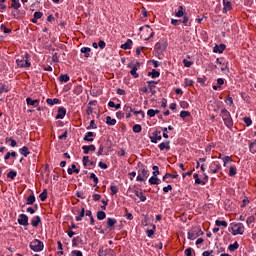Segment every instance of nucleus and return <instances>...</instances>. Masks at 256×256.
Masks as SVG:
<instances>
[{
    "mask_svg": "<svg viewBox=\"0 0 256 256\" xmlns=\"http://www.w3.org/2000/svg\"><path fill=\"white\" fill-rule=\"evenodd\" d=\"M150 185H159V178L157 176H152L149 179Z\"/></svg>",
    "mask_w": 256,
    "mask_h": 256,
    "instance_id": "nucleus-39",
    "label": "nucleus"
},
{
    "mask_svg": "<svg viewBox=\"0 0 256 256\" xmlns=\"http://www.w3.org/2000/svg\"><path fill=\"white\" fill-rule=\"evenodd\" d=\"M134 193H135L136 197H138L140 199V201H142V202L147 201V197L145 196V194H143L142 191L135 190Z\"/></svg>",
    "mask_w": 256,
    "mask_h": 256,
    "instance_id": "nucleus-22",
    "label": "nucleus"
},
{
    "mask_svg": "<svg viewBox=\"0 0 256 256\" xmlns=\"http://www.w3.org/2000/svg\"><path fill=\"white\" fill-rule=\"evenodd\" d=\"M133 115H135L136 117H138V115L141 116V118H139V121H141L142 119L145 118V112L143 110H135V108H133L132 111Z\"/></svg>",
    "mask_w": 256,
    "mask_h": 256,
    "instance_id": "nucleus-26",
    "label": "nucleus"
},
{
    "mask_svg": "<svg viewBox=\"0 0 256 256\" xmlns=\"http://www.w3.org/2000/svg\"><path fill=\"white\" fill-rule=\"evenodd\" d=\"M232 235H243L245 233V225L243 223L231 224Z\"/></svg>",
    "mask_w": 256,
    "mask_h": 256,
    "instance_id": "nucleus-5",
    "label": "nucleus"
},
{
    "mask_svg": "<svg viewBox=\"0 0 256 256\" xmlns=\"http://www.w3.org/2000/svg\"><path fill=\"white\" fill-rule=\"evenodd\" d=\"M19 153L21 155H24V157H27V155H29V148L27 146H24L22 148L19 149Z\"/></svg>",
    "mask_w": 256,
    "mask_h": 256,
    "instance_id": "nucleus-36",
    "label": "nucleus"
},
{
    "mask_svg": "<svg viewBox=\"0 0 256 256\" xmlns=\"http://www.w3.org/2000/svg\"><path fill=\"white\" fill-rule=\"evenodd\" d=\"M98 47H100V49H105V47H107V44L105 43V41L100 40L98 42Z\"/></svg>",
    "mask_w": 256,
    "mask_h": 256,
    "instance_id": "nucleus-62",
    "label": "nucleus"
},
{
    "mask_svg": "<svg viewBox=\"0 0 256 256\" xmlns=\"http://www.w3.org/2000/svg\"><path fill=\"white\" fill-rule=\"evenodd\" d=\"M249 149L251 153H256V144H254L253 142L250 143Z\"/></svg>",
    "mask_w": 256,
    "mask_h": 256,
    "instance_id": "nucleus-61",
    "label": "nucleus"
},
{
    "mask_svg": "<svg viewBox=\"0 0 256 256\" xmlns=\"http://www.w3.org/2000/svg\"><path fill=\"white\" fill-rule=\"evenodd\" d=\"M180 117H181V119H185L186 117H191V112L182 110L180 112Z\"/></svg>",
    "mask_w": 256,
    "mask_h": 256,
    "instance_id": "nucleus-43",
    "label": "nucleus"
},
{
    "mask_svg": "<svg viewBox=\"0 0 256 256\" xmlns=\"http://www.w3.org/2000/svg\"><path fill=\"white\" fill-rule=\"evenodd\" d=\"M229 251H237V249H239V243L238 242H234L233 244H230L228 246Z\"/></svg>",
    "mask_w": 256,
    "mask_h": 256,
    "instance_id": "nucleus-40",
    "label": "nucleus"
},
{
    "mask_svg": "<svg viewBox=\"0 0 256 256\" xmlns=\"http://www.w3.org/2000/svg\"><path fill=\"white\" fill-rule=\"evenodd\" d=\"M116 117H117V119H124V118H125V112H123V111H118V112L116 113Z\"/></svg>",
    "mask_w": 256,
    "mask_h": 256,
    "instance_id": "nucleus-59",
    "label": "nucleus"
},
{
    "mask_svg": "<svg viewBox=\"0 0 256 256\" xmlns=\"http://www.w3.org/2000/svg\"><path fill=\"white\" fill-rule=\"evenodd\" d=\"M26 103H27V105H30V106H32V107H37L38 105H39V100H33V99H31V98H26Z\"/></svg>",
    "mask_w": 256,
    "mask_h": 256,
    "instance_id": "nucleus-27",
    "label": "nucleus"
},
{
    "mask_svg": "<svg viewBox=\"0 0 256 256\" xmlns=\"http://www.w3.org/2000/svg\"><path fill=\"white\" fill-rule=\"evenodd\" d=\"M83 217H85V208H81V211H79V215L75 217L76 221H82Z\"/></svg>",
    "mask_w": 256,
    "mask_h": 256,
    "instance_id": "nucleus-33",
    "label": "nucleus"
},
{
    "mask_svg": "<svg viewBox=\"0 0 256 256\" xmlns=\"http://www.w3.org/2000/svg\"><path fill=\"white\" fill-rule=\"evenodd\" d=\"M30 249L35 253H39L45 249V244H43V242L39 239H34L32 242H30Z\"/></svg>",
    "mask_w": 256,
    "mask_h": 256,
    "instance_id": "nucleus-4",
    "label": "nucleus"
},
{
    "mask_svg": "<svg viewBox=\"0 0 256 256\" xmlns=\"http://www.w3.org/2000/svg\"><path fill=\"white\" fill-rule=\"evenodd\" d=\"M121 49H124L125 51H127V49H131V47H133V40L128 39L124 44H122Z\"/></svg>",
    "mask_w": 256,
    "mask_h": 256,
    "instance_id": "nucleus-20",
    "label": "nucleus"
},
{
    "mask_svg": "<svg viewBox=\"0 0 256 256\" xmlns=\"http://www.w3.org/2000/svg\"><path fill=\"white\" fill-rule=\"evenodd\" d=\"M106 124L113 126V125H117V120L114 118H111V116H107L106 117Z\"/></svg>",
    "mask_w": 256,
    "mask_h": 256,
    "instance_id": "nucleus-32",
    "label": "nucleus"
},
{
    "mask_svg": "<svg viewBox=\"0 0 256 256\" xmlns=\"http://www.w3.org/2000/svg\"><path fill=\"white\" fill-rule=\"evenodd\" d=\"M201 235H203L201 228H193L188 232V239L190 241H195V239H197V237H201Z\"/></svg>",
    "mask_w": 256,
    "mask_h": 256,
    "instance_id": "nucleus-6",
    "label": "nucleus"
},
{
    "mask_svg": "<svg viewBox=\"0 0 256 256\" xmlns=\"http://www.w3.org/2000/svg\"><path fill=\"white\" fill-rule=\"evenodd\" d=\"M69 79H71V78L68 76V74H61L59 76L60 83H67V82H69Z\"/></svg>",
    "mask_w": 256,
    "mask_h": 256,
    "instance_id": "nucleus-31",
    "label": "nucleus"
},
{
    "mask_svg": "<svg viewBox=\"0 0 256 256\" xmlns=\"http://www.w3.org/2000/svg\"><path fill=\"white\" fill-rule=\"evenodd\" d=\"M12 7L13 9H19L21 7V3H19V0H12Z\"/></svg>",
    "mask_w": 256,
    "mask_h": 256,
    "instance_id": "nucleus-55",
    "label": "nucleus"
},
{
    "mask_svg": "<svg viewBox=\"0 0 256 256\" xmlns=\"http://www.w3.org/2000/svg\"><path fill=\"white\" fill-rule=\"evenodd\" d=\"M137 65L139 66V62H137V64L132 66V69L130 71V75H132V77H134V79H139V73H137Z\"/></svg>",
    "mask_w": 256,
    "mask_h": 256,
    "instance_id": "nucleus-15",
    "label": "nucleus"
},
{
    "mask_svg": "<svg viewBox=\"0 0 256 256\" xmlns=\"http://www.w3.org/2000/svg\"><path fill=\"white\" fill-rule=\"evenodd\" d=\"M71 256H83V252H81L79 250H73L71 252Z\"/></svg>",
    "mask_w": 256,
    "mask_h": 256,
    "instance_id": "nucleus-60",
    "label": "nucleus"
},
{
    "mask_svg": "<svg viewBox=\"0 0 256 256\" xmlns=\"http://www.w3.org/2000/svg\"><path fill=\"white\" fill-rule=\"evenodd\" d=\"M96 216L98 221H103L107 217V214L104 211H98Z\"/></svg>",
    "mask_w": 256,
    "mask_h": 256,
    "instance_id": "nucleus-37",
    "label": "nucleus"
},
{
    "mask_svg": "<svg viewBox=\"0 0 256 256\" xmlns=\"http://www.w3.org/2000/svg\"><path fill=\"white\" fill-rule=\"evenodd\" d=\"M185 12L183 11V6L178 7V11L175 13V17H183Z\"/></svg>",
    "mask_w": 256,
    "mask_h": 256,
    "instance_id": "nucleus-42",
    "label": "nucleus"
},
{
    "mask_svg": "<svg viewBox=\"0 0 256 256\" xmlns=\"http://www.w3.org/2000/svg\"><path fill=\"white\" fill-rule=\"evenodd\" d=\"M80 51H81V53H84V57L86 59H89V57H91V54H89V53H91V48H89V47H82Z\"/></svg>",
    "mask_w": 256,
    "mask_h": 256,
    "instance_id": "nucleus-24",
    "label": "nucleus"
},
{
    "mask_svg": "<svg viewBox=\"0 0 256 256\" xmlns=\"http://www.w3.org/2000/svg\"><path fill=\"white\" fill-rule=\"evenodd\" d=\"M138 176L136 177V181H145L149 177V171L143 165V163H138Z\"/></svg>",
    "mask_w": 256,
    "mask_h": 256,
    "instance_id": "nucleus-3",
    "label": "nucleus"
},
{
    "mask_svg": "<svg viewBox=\"0 0 256 256\" xmlns=\"http://www.w3.org/2000/svg\"><path fill=\"white\" fill-rule=\"evenodd\" d=\"M0 93H9V87H7L5 84H1Z\"/></svg>",
    "mask_w": 256,
    "mask_h": 256,
    "instance_id": "nucleus-54",
    "label": "nucleus"
},
{
    "mask_svg": "<svg viewBox=\"0 0 256 256\" xmlns=\"http://www.w3.org/2000/svg\"><path fill=\"white\" fill-rule=\"evenodd\" d=\"M67 115V109L65 107H59L55 119H65Z\"/></svg>",
    "mask_w": 256,
    "mask_h": 256,
    "instance_id": "nucleus-10",
    "label": "nucleus"
},
{
    "mask_svg": "<svg viewBox=\"0 0 256 256\" xmlns=\"http://www.w3.org/2000/svg\"><path fill=\"white\" fill-rule=\"evenodd\" d=\"M34 17L35 19H41V17H43V12H40V11L35 12Z\"/></svg>",
    "mask_w": 256,
    "mask_h": 256,
    "instance_id": "nucleus-64",
    "label": "nucleus"
},
{
    "mask_svg": "<svg viewBox=\"0 0 256 256\" xmlns=\"http://www.w3.org/2000/svg\"><path fill=\"white\" fill-rule=\"evenodd\" d=\"M193 177H194V179H195V184H196V185H205V181H203V180H201V179L199 178V174L195 173V174L193 175Z\"/></svg>",
    "mask_w": 256,
    "mask_h": 256,
    "instance_id": "nucleus-35",
    "label": "nucleus"
},
{
    "mask_svg": "<svg viewBox=\"0 0 256 256\" xmlns=\"http://www.w3.org/2000/svg\"><path fill=\"white\" fill-rule=\"evenodd\" d=\"M150 139L152 143H157V141H161V130H155L150 136Z\"/></svg>",
    "mask_w": 256,
    "mask_h": 256,
    "instance_id": "nucleus-8",
    "label": "nucleus"
},
{
    "mask_svg": "<svg viewBox=\"0 0 256 256\" xmlns=\"http://www.w3.org/2000/svg\"><path fill=\"white\" fill-rule=\"evenodd\" d=\"M220 117H222L225 127L233 129V117H231V112H229L227 108H223L220 111Z\"/></svg>",
    "mask_w": 256,
    "mask_h": 256,
    "instance_id": "nucleus-1",
    "label": "nucleus"
},
{
    "mask_svg": "<svg viewBox=\"0 0 256 256\" xmlns=\"http://www.w3.org/2000/svg\"><path fill=\"white\" fill-rule=\"evenodd\" d=\"M247 226L251 227L252 223H255V216H249L246 220Z\"/></svg>",
    "mask_w": 256,
    "mask_h": 256,
    "instance_id": "nucleus-50",
    "label": "nucleus"
},
{
    "mask_svg": "<svg viewBox=\"0 0 256 256\" xmlns=\"http://www.w3.org/2000/svg\"><path fill=\"white\" fill-rule=\"evenodd\" d=\"M160 76H161V73L156 69H153L151 72H148V77H151L152 79H157Z\"/></svg>",
    "mask_w": 256,
    "mask_h": 256,
    "instance_id": "nucleus-23",
    "label": "nucleus"
},
{
    "mask_svg": "<svg viewBox=\"0 0 256 256\" xmlns=\"http://www.w3.org/2000/svg\"><path fill=\"white\" fill-rule=\"evenodd\" d=\"M158 83L159 82L153 80L147 81L148 89L153 91V89H156Z\"/></svg>",
    "mask_w": 256,
    "mask_h": 256,
    "instance_id": "nucleus-29",
    "label": "nucleus"
},
{
    "mask_svg": "<svg viewBox=\"0 0 256 256\" xmlns=\"http://www.w3.org/2000/svg\"><path fill=\"white\" fill-rule=\"evenodd\" d=\"M82 149H83L84 154L87 155V154H89V153L95 151V145H93V144H92V145H89V146L84 145V146L82 147Z\"/></svg>",
    "mask_w": 256,
    "mask_h": 256,
    "instance_id": "nucleus-18",
    "label": "nucleus"
},
{
    "mask_svg": "<svg viewBox=\"0 0 256 256\" xmlns=\"http://www.w3.org/2000/svg\"><path fill=\"white\" fill-rule=\"evenodd\" d=\"M158 113H159V110L149 109V110L147 111L148 117H155V115H157Z\"/></svg>",
    "mask_w": 256,
    "mask_h": 256,
    "instance_id": "nucleus-46",
    "label": "nucleus"
},
{
    "mask_svg": "<svg viewBox=\"0 0 256 256\" xmlns=\"http://www.w3.org/2000/svg\"><path fill=\"white\" fill-rule=\"evenodd\" d=\"M184 253H185L186 256H192L193 255V248H187Z\"/></svg>",
    "mask_w": 256,
    "mask_h": 256,
    "instance_id": "nucleus-63",
    "label": "nucleus"
},
{
    "mask_svg": "<svg viewBox=\"0 0 256 256\" xmlns=\"http://www.w3.org/2000/svg\"><path fill=\"white\" fill-rule=\"evenodd\" d=\"M227 49V46L225 44H216L213 47V53H223Z\"/></svg>",
    "mask_w": 256,
    "mask_h": 256,
    "instance_id": "nucleus-13",
    "label": "nucleus"
},
{
    "mask_svg": "<svg viewBox=\"0 0 256 256\" xmlns=\"http://www.w3.org/2000/svg\"><path fill=\"white\" fill-rule=\"evenodd\" d=\"M18 223L23 225V227H27L29 225V217L26 214H20Z\"/></svg>",
    "mask_w": 256,
    "mask_h": 256,
    "instance_id": "nucleus-9",
    "label": "nucleus"
},
{
    "mask_svg": "<svg viewBox=\"0 0 256 256\" xmlns=\"http://www.w3.org/2000/svg\"><path fill=\"white\" fill-rule=\"evenodd\" d=\"M116 223H117V219L107 218V222H106L107 229H113V227H115Z\"/></svg>",
    "mask_w": 256,
    "mask_h": 256,
    "instance_id": "nucleus-16",
    "label": "nucleus"
},
{
    "mask_svg": "<svg viewBox=\"0 0 256 256\" xmlns=\"http://www.w3.org/2000/svg\"><path fill=\"white\" fill-rule=\"evenodd\" d=\"M215 225L216 227H224V229H227V221H224V220H216L215 221Z\"/></svg>",
    "mask_w": 256,
    "mask_h": 256,
    "instance_id": "nucleus-30",
    "label": "nucleus"
},
{
    "mask_svg": "<svg viewBox=\"0 0 256 256\" xmlns=\"http://www.w3.org/2000/svg\"><path fill=\"white\" fill-rule=\"evenodd\" d=\"M168 177H171V179H177V177H179V175L166 173V174L163 176V181H166V180L168 179Z\"/></svg>",
    "mask_w": 256,
    "mask_h": 256,
    "instance_id": "nucleus-45",
    "label": "nucleus"
},
{
    "mask_svg": "<svg viewBox=\"0 0 256 256\" xmlns=\"http://www.w3.org/2000/svg\"><path fill=\"white\" fill-rule=\"evenodd\" d=\"M223 5L224 7L222 9V13H227L228 11H231V9H233V4L229 0H223Z\"/></svg>",
    "mask_w": 256,
    "mask_h": 256,
    "instance_id": "nucleus-12",
    "label": "nucleus"
},
{
    "mask_svg": "<svg viewBox=\"0 0 256 256\" xmlns=\"http://www.w3.org/2000/svg\"><path fill=\"white\" fill-rule=\"evenodd\" d=\"M243 121L246 124V127H251V125H253V120H251L249 117H244Z\"/></svg>",
    "mask_w": 256,
    "mask_h": 256,
    "instance_id": "nucleus-48",
    "label": "nucleus"
},
{
    "mask_svg": "<svg viewBox=\"0 0 256 256\" xmlns=\"http://www.w3.org/2000/svg\"><path fill=\"white\" fill-rule=\"evenodd\" d=\"M167 45H169L167 40H160L155 44L154 49L158 53H165V51H167Z\"/></svg>",
    "mask_w": 256,
    "mask_h": 256,
    "instance_id": "nucleus-7",
    "label": "nucleus"
},
{
    "mask_svg": "<svg viewBox=\"0 0 256 256\" xmlns=\"http://www.w3.org/2000/svg\"><path fill=\"white\" fill-rule=\"evenodd\" d=\"M41 223V217L40 216H35L32 221L31 225L32 227H39V224Z\"/></svg>",
    "mask_w": 256,
    "mask_h": 256,
    "instance_id": "nucleus-28",
    "label": "nucleus"
},
{
    "mask_svg": "<svg viewBox=\"0 0 256 256\" xmlns=\"http://www.w3.org/2000/svg\"><path fill=\"white\" fill-rule=\"evenodd\" d=\"M68 175H73L75 173L76 175L79 174V168H77V165L72 164L70 168H68Z\"/></svg>",
    "mask_w": 256,
    "mask_h": 256,
    "instance_id": "nucleus-21",
    "label": "nucleus"
},
{
    "mask_svg": "<svg viewBox=\"0 0 256 256\" xmlns=\"http://www.w3.org/2000/svg\"><path fill=\"white\" fill-rule=\"evenodd\" d=\"M8 179H15L17 177V172L16 171H10L7 174Z\"/></svg>",
    "mask_w": 256,
    "mask_h": 256,
    "instance_id": "nucleus-56",
    "label": "nucleus"
},
{
    "mask_svg": "<svg viewBox=\"0 0 256 256\" xmlns=\"http://www.w3.org/2000/svg\"><path fill=\"white\" fill-rule=\"evenodd\" d=\"M95 133L93 132H87L83 138L84 141H88L89 143H93L94 139L93 137H95Z\"/></svg>",
    "mask_w": 256,
    "mask_h": 256,
    "instance_id": "nucleus-17",
    "label": "nucleus"
},
{
    "mask_svg": "<svg viewBox=\"0 0 256 256\" xmlns=\"http://www.w3.org/2000/svg\"><path fill=\"white\" fill-rule=\"evenodd\" d=\"M46 103H47L48 105H51V106H53V105H59V103H61V100H59L58 98H54V99L47 98V99H46Z\"/></svg>",
    "mask_w": 256,
    "mask_h": 256,
    "instance_id": "nucleus-25",
    "label": "nucleus"
},
{
    "mask_svg": "<svg viewBox=\"0 0 256 256\" xmlns=\"http://www.w3.org/2000/svg\"><path fill=\"white\" fill-rule=\"evenodd\" d=\"M169 141H165L159 144V149L160 151H170L171 150V146L169 145Z\"/></svg>",
    "mask_w": 256,
    "mask_h": 256,
    "instance_id": "nucleus-14",
    "label": "nucleus"
},
{
    "mask_svg": "<svg viewBox=\"0 0 256 256\" xmlns=\"http://www.w3.org/2000/svg\"><path fill=\"white\" fill-rule=\"evenodd\" d=\"M132 131H133L134 133H141V131H142L141 125H140V124H135V125L133 126V128H132Z\"/></svg>",
    "mask_w": 256,
    "mask_h": 256,
    "instance_id": "nucleus-47",
    "label": "nucleus"
},
{
    "mask_svg": "<svg viewBox=\"0 0 256 256\" xmlns=\"http://www.w3.org/2000/svg\"><path fill=\"white\" fill-rule=\"evenodd\" d=\"M9 142H10L11 147H17V141L13 140V138L7 137L6 138V143H9Z\"/></svg>",
    "mask_w": 256,
    "mask_h": 256,
    "instance_id": "nucleus-44",
    "label": "nucleus"
},
{
    "mask_svg": "<svg viewBox=\"0 0 256 256\" xmlns=\"http://www.w3.org/2000/svg\"><path fill=\"white\" fill-rule=\"evenodd\" d=\"M0 30L3 31V33H11V29L7 28L5 24H1Z\"/></svg>",
    "mask_w": 256,
    "mask_h": 256,
    "instance_id": "nucleus-57",
    "label": "nucleus"
},
{
    "mask_svg": "<svg viewBox=\"0 0 256 256\" xmlns=\"http://www.w3.org/2000/svg\"><path fill=\"white\" fill-rule=\"evenodd\" d=\"M235 175H237V167L230 166V168H229V176L230 177H235Z\"/></svg>",
    "mask_w": 256,
    "mask_h": 256,
    "instance_id": "nucleus-38",
    "label": "nucleus"
},
{
    "mask_svg": "<svg viewBox=\"0 0 256 256\" xmlns=\"http://www.w3.org/2000/svg\"><path fill=\"white\" fill-rule=\"evenodd\" d=\"M35 203V195H30L27 197L26 205H33Z\"/></svg>",
    "mask_w": 256,
    "mask_h": 256,
    "instance_id": "nucleus-41",
    "label": "nucleus"
},
{
    "mask_svg": "<svg viewBox=\"0 0 256 256\" xmlns=\"http://www.w3.org/2000/svg\"><path fill=\"white\" fill-rule=\"evenodd\" d=\"M29 59H31V55L26 52L24 56H20L16 59V64L18 65V67L21 68H29L31 67V62L29 61Z\"/></svg>",
    "mask_w": 256,
    "mask_h": 256,
    "instance_id": "nucleus-2",
    "label": "nucleus"
},
{
    "mask_svg": "<svg viewBox=\"0 0 256 256\" xmlns=\"http://www.w3.org/2000/svg\"><path fill=\"white\" fill-rule=\"evenodd\" d=\"M40 201L47 200V189H44L43 192L39 195Z\"/></svg>",
    "mask_w": 256,
    "mask_h": 256,
    "instance_id": "nucleus-49",
    "label": "nucleus"
},
{
    "mask_svg": "<svg viewBox=\"0 0 256 256\" xmlns=\"http://www.w3.org/2000/svg\"><path fill=\"white\" fill-rule=\"evenodd\" d=\"M110 190H111V195H117V193H119V188H117V186L115 185H111Z\"/></svg>",
    "mask_w": 256,
    "mask_h": 256,
    "instance_id": "nucleus-51",
    "label": "nucleus"
},
{
    "mask_svg": "<svg viewBox=\"0 0 256 256\" xmlns=\"http://www.w3.org/2000/svg\"><path fill=\"white\" fill-rule=\"evenodd\" d=\"M123 111L126 113V119H131V117H133V115L131 114L133 113V107H131V105H124Z\"/></svg>",
    "mask_w": 256,
    "mask_h": 256,
    "instance_id": "nucleus-11",
    "label": "nucleus"
},
{
    "mask_svg": "<svg viewBox=\"0 0 256 256\" xmlns=\"http://www.w3.org/2000/svg\"><path fill=\"white\" fill-rule=\"evenodd\" d=\"M107 253H109L110 255H113L115 252L111 249H104L103 247L99 249L98 251V255L99 256H105L107 255Z\"/></svg>",
    "mask_w": 256,
    "mask_h": 256,
    "instance_id": "nucleus-19",
    "label": "nucleus"
},
{
    "mask_svg": "<svg viewBox=\"0 0 256 256\" xmlns=\"http://www.w3.org/2000/svg\"><path fill=\"white\" fill-rule=\"evenodd\" d=\"M87 130L97 129V124H95V120H91L89 126L86 127Z\"/></svg>",
    "mask_w": 256,
    "mask_h": 256,
    "instance_id": "nucleus-53",
    "label": "nucleus"
},
{
    "mask_svg": "<svg viewBox=\"0 0 256 256\" xmlns=\"http://www.w3.org/2000/svg\"><path fill=\"white\" fill-rule=\"evenodd\" d=\"M74 95H81L83 93V86L77 85L73 90Z\"/></svg>",
    "mask_w": 256,
    "mask_h": 256,
    "instance_id": "nucleus-34",
    "label": "nucleus"
},
{
    "mask_svg": "<svg viewBox=\"0 0 256 256\" xmlns=\"http://www.w3.org/2000/svg\"><path fill=\"white\" fill-rule=\"evenodd\" d=\"M90 179H92L95 183L94 187H97V183H99V178H97V175L95 173L90 174Z\"/></svg>",
    "mask_w": 256,
    "mask_h": 256,
    "instance_id": "nucleus-52",
    "label": "nucleus"
},
{
    "mask_svg": "<svg viewBox=\"0 0 256 256\" xmlns=\"http://www.w3.org/2000/svg\"><path fill=\"white\" fill-rule=\"evenodd\" d=\"M184 67H191L193 65V61H189L187 59L183 60Z\"/></svg>",
    "mask_w": 256,
    "mask_h": 256,
    "instance_id": "nucleus-58",
    "label": "nucleus"
}]
</instances>
